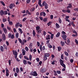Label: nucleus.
I'll return each mask as SVG.
<instances>
[{"label": "nucleus", "instance_id": "f257e3e1", "mask_svg": "<svg viewBox=\"0 0 78 78\" xmlns=\"http://www.w3.org/2000/svg\"><path fill=\"white\" fill-rule=\"evenodd\" d=\"M12 52H13V55H15V59L16 58V61L20 62V60H19L18 58H16L18 55L17 52L16 51H13Z\"/></svg>", "mask_w": 78, "mask_h": 78}, {"label": "nucleus", "instance_id": "f03ea898", "mask_svg": "<svg viewBox=\"0 0 78 78\" xmlns=\"http://www.w3.org/2000/svg\"><path fill=\"white\" fill-rule=\"evenodd\" d=\"M63 62H64L63 61V60L61 59H60V65L62 66V67H63L64 68H66V66L65 65V64L63 63Z\"/></svg>", "mask_w": 78, "mask_h": 78}, {"label": "nucleus", "instance_id": "7ed1b4c3", "mask_svg": "<svg viewBox=\"0 0 78 78\" xmlns=\"http://www.w3.org/2000/svg\"><path fill=\"white\" fill-rule=\"evenodd\" d=\"M43 6H45V9H47L48 8V5L47 3H46L45 1L43 2L42 3Z\"/></svg>", "mask_w": 78, "mask_h": 78}, {"label": "nucleus", "instance_id": "20e7f679", "mask_svg": "<svg viewBox=\"0 0 78 78\" xmlns=\"http://www.w3.org/2000/svg\"><path fill=\"white\" fill-rule=\"evenodd\" d=\"M30 75L33 76H37V73H36V72H33L32 71V72H31V73H30Z\"/></svg>", "mask_w": 78, "mask_h": 78}, {"label": "nucleus", "instance_id": "39448f33", "mask_svg": "<svg viewBox=\"0 0 78 78\" xmlns=\"http://www.w3.org/2000/svg\"><path fill=\"white\" fill-rule=\"evenodd\" d=\"M5 70H6V76H9V70H8V68H6L5 69Z\"/></svg>", "mask_w": 78, "mask_h": 78}, {"label": "nucleus", "instance_id": "423d86ee", "mask_svg": "<svg viewBox=\"0 0 78 78\" xmlns=\"http://www.w3.org/2000/svg\"><path fill=\"white\" fill-rule=\"evenodd\" d=\"M46 71V69L45 68H42L40 69V72L42 73H44Z\"/></svg>", "mask_w": 78, "mask_h": 78}, {"label": "nucleus", "instance_id": "0eeeda50", "mask_svg": "<svg viewBox=\"0 0 78 78\" xmlns=\"http://www.w3.org/2000/svg\"><path fill=\"white\" fill-rule=\"evenodd\" d=\"M67 37V36H66V35L65 34H63L62 35V37L65 40H66V37Z\"/></svg>", "mask_w": 78, "mask_h": 78}, {"label": "nucleus", "instance_id": "6e6552de", "mask_svg": "<svg viewBox=\"0 0 78 78\" xmlns=\"http://www.w3.org/2000/svg\"><path fill=\"white\" fill-rule=\"evenodd\" d=\"M46 15V14L44 12H42L40 13V16H45Z\"/></svg>", "mask_w": 78, "mask_h": 78}, {"label": "nucleus", "instance_id": "1a4fd4ad", "mask_svg": "<svg viewBox=\"0 0 78 78\" xmlns=\"http://www.w3.org/2000/svg\"><path fill=\"white\" fill-rule=\"evenodd\" d=\"M68 6L66 7V9H71L72 8V4H71L70 3H69L68 4Z\"/></svg>", "mask_w": 78, "mask_h": 78}, {"label": "nucleus", "instance_id": "9d476101", "mask_svg": "<svg viewBox=\"0 0 78 78\" xmlns=\"http://www.w3.org/2000/svg\"><path fill=\"white\" fill-rule=\"evenodd\" d=\"M2 37L3 41H5L6 40V36L5 35V34L3 33L2 34Z\"/></svg>", "mask_w": 78, "mask_h": 78}, {"label": "nucleus", "instance_id": "9b49d317", "mask_svg": "<svg viewBox=\"0 0 78 78\" xmlns=\"http://www.w3.org/2000/svg\"><path fill=\"white\" fill-rule=\"evenodd\" d=\"M20 25V23L18 22L16 23V25H15L16 29H17L18 28V27H19V26Z\"/></svg>", "mask_w": 78, "mask_h": 78}, {"label": "nucleus", "instance_id": "f8f14e48", "mask_svg": "<svg viewBox=\"0 0 78 78\" xmlns=\"http://www.w3.org/2000/svg\"><path fill=\"white\" fill-rule=\"evenodd\" d=\"M27 42V41L25 39H24L23 40V41H22V43H21V45H24V43Z\"/></svg>", "mask_w": 78, "mask_h": 78}, {"label": "nucleus", "instance_id": "ddd939ff", "mask_svg": "<svg viewBox=\"0 0 78 78\" xmlns=\"http://www.w3.org/2000/svg\"><path fill=\"white\" fill-rule=\"evenodd\" d=\"M4 48L3 46H0V51H2V52H3L4 51Z\"/></svg>", "mask_w": 78, "mask_h": 78}, {"label": "nucleus", "instance_id": "4468645a", "mask_svg": "<svg viewBox=\"0 0 78 78\" xmlns=\"http://www.w3.org/2000/svg\"><path fill=\"white\" fill-rule=\"evenodd\" d=\"M60 44H61V45L63 47L65 46V42L64 41H60Z\"/></svg>", "mask_w": 78, "mask_h": 78}, {"label": "nucleus", "instance_id": "2eb2a0df", "mask_svg": "<svg viewBox=\"0 0 78 78\" xmlns=\"http://www.w3.org/2000/svg\"><path fill=\"white\" fill-rule=\"evenodd\" d=\"M0 15L2 16H3L4 15V11L3 10L0 11Z\"/></svg>", "mask_w": 78, "mask_h": 78}, {"label": "nucleus", "instance_id": "dca6fc26", "mask_svg": "<svg viewBox=\"0 0 78 78\" xmlns=\"http://www.w3.org/2000/svg\"><path fill=\"white\" fill-rule=\"evenodd\" d=\"M3 31H4V32L5 34H6L7 33V30L6 29V28H3Z\"/></svg>", "mask_w": 78, "mask_h": 78}, {"label": "nucleus", "instance_id": "f3484780", "mask_svg": "<svg viewBox=\"0 0 78 78\" xmlns=\"http://www.w3.org/2000/svg\"><path fill=\"white\" fill-rule=\"evenodd\" d=\"M55 27L57 29L59 28H60V25H58V24L57 23H56L55 24Z\"/></svg>", "mask_w": 78, "mask_h": 78}, {"label": "nucleus", "instance_id": "a211bd4d", "mask_svg": "<svg viewBox=\"0 0 78 78\" xmlns=\"http://www.w3.org/2000/svg\"><path fill=\"white\" fill-rule=\"evenodd\" d=\"M50 35H48L46 37V40H48L50 39Z\"/></svg>", "mask_w": 78, "mask_h": 78}, {"label": "nucleus", "instance_id": "6ab92c4d", "mask_svg": "<svg viewBox=\"0 0 78 78\" xmlns=\"http://www.w3.org/2000/svg\"><path fill=\"white\" fill-rule=\"evenodd\" d=\"M13 8V4H10L9 5V9H12Z\"/></svg>", "mask_w": 78, "mask_h": 78}, {"label": "nucleus", "instance_id": "aec40b11", "mask_svg": "<svg viewBox=\"0 0 78 78\" xmlns=\"http://www.w3.org/2000/svg\"><path fill=\"white\" fill-rule=\"evenodd\" d=\"M36 31H38V30H39L40 29V27L39 26H36Z\"/></svg>", "mask_w": 78, "mask_h": 78}, {"label": "nucleus", "instance_id": "412c9836", "mask_svg": "<svg viewBox=\"0 0 78 78\" xmlns=\"http://www.w3.org/2000/svg\"><path fill=\"white\" fill-rule=\"evenodd\" d=\"M27 61L25 60V59L23 60V63H24V65H26L27 64Z\"/></svg>", "mask_w": 78, "mask_h": 78}, {"label": "nucleus", "instance_id": "4be33fe9", "mask_svg": "<svg viewBox=\"0 0 78 78\" xmlns=\"http://www.w3.org/2000/svg\"><path fill=\"white\" fill-rule=\"evenodd\" d=\"M57 48L58 51H60L62 49V48L60 46L57 47Z\"/></svg>", "mask_w": 78, "mask_h": 78}, {"label": "nucleus", "instance_id": "5701e85b", "mask_svg": "<svg viewBox=\"0 0 78 78\" xmlns=\"http://www.w3.org/2000/svg\"><path fill=\"white\" fill-rule=\"evenodd\" d=\"M60 32H58L57 34H56V37H59V36H60Z\"/></svg>", "mask_w": 78, "mask_h": 78}, {"label": "nucleus", "instance_id": "b1692460", "mask_svg": "<svg viewBox=\"0 0 78 78\" xmlns=\"http://www.w3.org/2000/svg\"><path fill=\"white\" fill-rule=\"evenodd\" d=\"M74 22L72 21V22L71 23V24H72V26H73V27H75V24L74 23Z\"/></svg>", "mask_w": 78, "mask_h": 78}, {"label": "nucleus", "instance_id": "393cba45", "mask_svg": "<svg viewBox=\"0 0 78 78\" xmlns=\"http://www.w3.org/2000/svg\"><path fill=\"white\" fill-rule=\"evenodd\" d=\"M64 53L65 54V55H66V56H68V55H69V54H68V53L66 51H65L64 52Z\"/></svg>", "mask_w": 78, "mask_h": 78}, {"label": "nucleus", "instance_id": "a878e982", "mask_svg": "<svg viewBox=\"0 0 78 78\" xmlns=\"http://www.w3.org/2000/svg\"><path fill=\"white\" fill-rule=\"evenodd\" d=\"M42 20H43V21L44 22H46L47 21V18H44V19H43Z\"/></svg>", "mask_w": 78, "mask_h": 78}, {"label": "nucleus", "instance_id": "bb28decb", "mask_svg": "<svg viewBox=\"0 0 78 78\" xmlns=\"http://www.w3.org/2000/svg\"><path fill=\"white\" fill-rule=\"evenodd\" d=\"M3 47L5 49H6V50H7V47H6V45L4 44L3 45Z\"/></svg>", "mask_w": 78, "mask_h": 78}, {"label": "nucleus", "instance_id": "cd10ccee", "mask_svg": "<svg viewBox=\"0 0 78 78\" xmlns=\"http://www.w3.org/2000/svg\"><path fill=\"white\" fill-rule=\"evenodd\" d=\"M32 55H29V61H31L32 60Z\"/></svg>", "mask_w": 78, "mask_h": 78}, {"label": "nucleus", "instance_id": "c85d7f7f", "mask_svg": "<svg viewBox=\"0 0 78 78\" xmlns=\"http://www.w3.org/2000/svg\"><path fill=\"white\" fill-rule=\"evenodd\" d=\"M18 30H19V31H20V32L21 34H22V33H23V31H22V30H21V28H18Z\"/></svg>", "mask_w": 78, "mask_h": 78}, {"label": "nucleus", "instance_id": "c756f323", "mask_svg": "<svg viewBox=\"0 0 78 78\" xmlns=\"http://www.w3.org/2000/svg\"><path fill=\"white\" fill-rule=\"evenodd\" d=\"M49 56H50V54H49L45 53V56H44L48 57H49Z\"/></svg>", "mask_w": 78, "mask_h": 78}, {"label": "nucleus", "instance_id": "7c9ffc66", "mask_svg": "<svg viewBox=\"0 0 78 78\" xmlns=\"http://www.w3.org/2000/svg\"><path fill=\"white\" fill-rule=\"evenodd\" d=\"M19 36V34L18 33H16V34H15V37L16 38H17Z\"/></svg>", "mask_w": 78, "mask_h": 78}, {"label": "nucleus", "instance_id": "2f4dec72", "mask_svg": "<svg viewBox=\"0 0 78 78\" xmlns=\"http://www.w3.org/2000/svg\"><path fill=\"white\" fill-rule=\"evenodd\" d=\"M4 15H7V14H8V12H7V11H5L4 12Z\"/></svg>", "mask_w": 78, "mask_h": 78}, {"label": "nucleus", "instance_id": "473e14b6", "mask_svg": "<svg viewBox=\"0 0 78 78\" xmlns=\"http://www.w3.org/2000/svg\"><path fill=\"white\" fill-rule=\"evenodd\" d=\"M2 20L3 21V22H5L7 21V19H6V18H3Z\"/></svg>", "mask_w": 78, "mask_h": 78}, {"label": "nucleus", "instance_id": "72a5a7b5", "mask_svg": "<svg viewBox=\"0 0 78 78\" xmlns=\"http://www.w3.org/2000/svg\"><path fill=\"white\" fill-rule=\"evenodd\" d=\"M42 35H44V37H45V35H46V32L45 31H43V34H42Z\"/></svg>", "mask_w": 78, "mask_h": 78}, {"label": "nucleus", "instance_id": "f704fd0d", "mask_svg": "<svg viewBox=\"0 0 78 78\" xmlns=\"http://www.w3.org/2000/svg\"><path fill=\"white\" fill-rule=\"evenodd\" d=\"M39 46H39V49H40V50H41V52H42V45L41 44V45H39Z\"/></svg>", "mask_w": 78, "mask_h": 78}, {"label": "nucleus", "instance_id": "c9c22d12", "mask_svg": "<svg viewBox=\"0 0 78 78\" xmlns=\"http://www.w3.org/2000/svg\"><path fill=\"white\" fill-rule=\"evenodd\" d=\"M34 10H35V8H34V7H33V8H31L30 9V11L33 12Z\"/></svg>", "mask_w": 78, "mask_h": 78}, {"label": "nucleus", "instance_id": "e433bc0d", "mask_svg": "<svg viewBox=\"0 0 78 78\" xmlns=\"http://www.w3.org/2000/svg\"><path fill=\"white\" fill-rule=\"evenodd\" d=\"M18 41H19V42H20V43H22V42L23 41H22L21 40V39H20V38H18Z\"/></svg>", "mask_w": 78, "mask_h": 78}, {"label": "nucleus", "instance_id": "4c0bfd02", "mask_svg": "<svg viewBox=\"0 0 78 78\" xmlns=\"http://www.w3.org/2000/svg\"><path fill=\"white\" fill-rule=\"evenodd\" d=\"M37 34H39V33H41V32L42 30H37Z\"/></svg>", "mask_w": 78, "mask_h": 78}, {"label": "nucleus", "instance_id": "58836bf2", "mask_svg": "<svg viewBox=\"0 0 78 78\" xmlns=\"http://www.w3.org/2000/svg\"><path fill=\"white\" fill-rule=\"evenodd\" d=\"M24 58H25L26 59H27V60H29V58L28 57H27L26 56H24Z\"/></svg>", "mask_w": 78, "mask_h": 78}, {"label": "nucleus", "instance_id": "ea45409f", "mask_svg": "<svg viewBox=\"0 0 78 78\" xmlns=\"http://www.w3.org/2000/svg\"><path fill=\"white\" fill-rule=\"evenodd\" d=\"M36 35V33H35V31L34 30H33V37H34Z\"/></svg>", "mask_w": 78, "mask_h": 78}, {"label": "nucleus", "instance_id": "a19ab883", "mask_svg": "<svg viewBox=\"0 0 78 78\" xmlns=\"http://www.w3.org/2000/svg\"><path fill=\"white\" fill-rule=\"evenodd\" d=\"M56 73H57L58 74H60L61 73V72H60V71L58 70V71H57L56 72Z\"/></svg>", "mask_w": 78, "mask_h": 78}, {"label": "nucleus", "instance_id": "79ce46f5", "mask_svg": "<svg viewBox=\"0 0 78 78\" xmlns=\"http://www.w3.org/2000/svg\"><path fill=\"white\" fill-rule=\"evenodd\" d=\"M51 22H48V23H47V25H48V26H50V25H51Z\"/></svg>", "mask_w": 78, "mask_h": 78}, {"label": "nucleus", "instance_id": "37998d69", "mask_svg": "<svg viewBox=\"0 0 78 78\" xmlns=\"http://www.w3.org/2000/svg\"><path fill=\"white\" fill-rule=\"evenodd\" d=\"M47 59V57L45 56H44V60L45 61Z\"/></svg>", "mask_w": 78, "mask_h": 78}, {"label": "nucleus", "instance_id": "c03bdc74", "mask_svg": "<svg viewBox=\"0 0 78 78\" xmlns=\"http://www.w3.org/2000/svg\"><path fill=\"white\" fill-rule=\"evenodd\" d=\"M58 22H59V23H62V20L60 18L58 19Z\"/></svg>", "mask_w": 78, "mask_h": 78}, {"label": "nucleus", "instance_id": "a18cd8bd", "mask_svg": "<svg viewBox=\"0 0 78 78\" xmlns=\"http://www.w3.org/2000/svg\"><path fill=\"white\" fill-rule=\"evenodd\" d=\"M72 32L75 34H77V33L76 32V31H75V30H72Z\"/></svg>", "mask_w": 78, "mask_h": 78}, {"label": "nucleus", "instance_id": "49530a36", "mask_svg": "<svg viewBox=\"0 0 78 78\" xmlns=\"http://www.w3.org/2000/svg\"><path fill=\"white\" fill-rule=\"evenodd\" d=\"M16 73H19V69L18 68H16Z\"/></svg>", "mask_w": 78, "mask_h": 78}, {"label": "nucleus", "instance_id": "de8ad7c7", "mask_svg": "<svg viewBox=\"0 0 78 78\" xmlns=\"http://www.w3.org/2000/svg\"><path fill=\"white\" fill-rule=\"evenodd\" d=\"M19 57L20 59H21L22 58V57H23V55H22V54H20V55Z\"/></svg>", "mask_w": 78, "mask_h": 78}, {"label": "nucleus", "instance_id": "09e8293b", "mask_svg": "<svg viewBox=\"0 0 78 78\" xmlns=\"http://www.w3.org/2000/svg\"><path fill=\"white\" fill-rule=\"evenodd\" d=\"M32 45H33V44L30 43V45H29V48H32Z\"/></svg>", "mask_w": 78, "mask_h": 78}, {"label": "nucleus", "instance_id": "8fccbe9b", "mask_svg": "<svg viewBox=\"0 0 78 78\" xmlns=\"http://www.w3.org/2000/svg\"><path fill=\"white\" fill-rule=\"evenodd\" d=\"M54 37V34H52V35H51V39L52 40V39H53V37Z\"/></svg>", "mask_w": 78, "mask_h": 78}, {"label": "nucleus", "instance_id": "3c124183", "mask_svg": "<svg viewBox=\"0 0 78 78\" xmlns=\"http://www.w3.org/2000/svg\"><path fill=\"white\" fill-rule=\"evenodd\" d=\"M25 50L26 51H29V48H28V47H26L25 48Z\"/></svg>", "mask_w": 78, "mask_h": 78}, {"label": "nucleus", "instance_id": "603ef678", "mask_svg": "<svg viewBox=\"0 0 78 78\" xmlns=\"http://www.w3.org/2000/svg\"><path fill=\"white\" fill-rule=\"evenodd\" d=\"M63 0H57V3H60V2H63Z\"/></svg>", "mask_w": 78, "mask_h": 78}, {"label": "nucleus", "instance_id": "864d4df0", "mask_svg": "<svg viewBox=\"0 0 78 78\" xmlns=\"http://www.w3.org/2000/svg\"><path fill=\"white\" fill-rule=\"evenodd\" d=\"M30 2V0H27L26 1V3L27 4H29Z\"/></svg>", "mask_w": 78, "mask_h": 78}, {"label": "nucleus", "instance_id": "5fc2aeb1", "mask_svg": "<svg viewBox=\"0 0 78 78\" xmlns=\"http://www.w3.org/2000/svg\"><path fill=\"white\" fill-rule=\"evenodd\" d=\"M54 75L55 76H57V74L56 73V71H54Z\"/></svg>", "mask_w": 78, "mask_h": 78}, {"label": "nucleus", "instance_id": "6e6d98bb", "mask_svg": "<svg viewBox=\"0 0 78 78\" xmlns=\"http://www.w3.org/2000/svg\"><path fill=\"white\" fill-rule=\"evenodd\" d=\"M11 36H12L11 33H9V34H8V37H9V38H10Z\"/></svg>", "mask_w": 78, "mask_h": 78}, {"label": "nucleus", "instance_id": "4d7b16f0", "mask_svg": "<svg viewBox=\"0 0 78 78\" xmlns=\"http://www.w3.org/2000/svg\"><path fill=\"white\" fill-rule=\"evenodd\" d=\"M9 24L10 25H12V22H10V21H9Z\"/></svg>", "mask_w": 78, "mask_h": 78}, {"label": "nucleus", "instance_id": "13d9d810", "mask_svg": "<svg viewBox=\"0 0 78 78\" xmlns=\"http://www.w3.org/2000/svg\"><path fill=\"white\" fill-rule=\"evenodd\" d=\"M27 19V18H24V19H23L22 21L23 22H25V21L26 20V19Z\"/></svg>", "mask_w": 78, "mask_h": 78}, {"label": "nucleus", "instance_id": "bf43d9fd", "mask_svg": "<svg viewBox=\"0 0 78 78\" xmlns=\"http://www.w3.org/2000/svg\"><path fill=\"white\" fill-rule=\"evenodd\" d=\"M21 12L23 14H25L26 13V10H22V12Z\"/></svg>", "mask_w": 78, "mask_h": 78}, {"label": "nucleus", "instance_id": "052dcab7", "mask_svg": "<svg viewBox=\"0 0 78 78\" xmlns=\"http://www.w3.org/2000/svg\"><path fill=\"white\" fill-rule=\"evenodd\" d=\"M67 9V10H66L67 12H68V13H70V11L69 9Z\"/></svg>", "mask_w": 78, "mask_h": 78}, {"label": "nucleus", "instance_id": "680f3d73", "mask_svg": "<svg viewBox=\"0 0 78 78\" xmlns=\"http://www.w3.org/2000/svg\"><path fill=\"white\" fill-rule=\"evenodd\" d=\"M61 59H63L64 56H63V54L61 55Z\"/></svg>", "mask_w": 78, "mask_h": 78}, {"label": "nucleus", "instance_id": "e2e57ef3", "mask_svg": "<svg viewBox=\"0 0 78 78\" xmlns=\"http://www.w3.org/2000/svg\"><path fill=\"white\" fill-rule=\"evenodd\" d=\"M45 49V46H44L43 47H42V51H44Z\"/></svg>", "mask_w": 78, "mask_h": 78}, {"label": "nucleus", "instance_id": "0e129e2a", "mask_svg": "<svg viewBox=\"0 0 78 78\" xmlns=\"http://www.w3.org/2000/svg\"><path fill=\"white\" fill-rule=\"evenodd\" d=\"M36 60L37 62H39L40 61L39 58H36Z\"/></svg>", "mask_w": 78, "mask_h": 78}, {"label": "nucleus", "instance_id": "69168bd1", "mask_svg": "<svg viewBox=\"0 0 78 78\" xmlns=\"http://www.w3.org/2000/svg\"><path fill=\"white\" fill-rule=\"evenodd\" d=\"M62 12H64V13L67 12V11L66 10L63 9L62 10Z\"/></svg>", "mask_w": 78, "mask_h": 78}, {"label": "nucleus", "instance_id": "338daca9", "mask_svg": "<svg viewBox=\"0 0 78 78\" xmlns=\"http://www.w3.org/2000/svg\"><path fill=\"white\" fill-rule=\"evenodd\" d=\"M73 10L75 11H78V8H75L73 9Z\"/></svg>", "mask_w": 78, "mask_h": 78}, {"label": "nucleus", "instance_id": "774afa93", "mask_svg": "<svg viewBox=\"0 0 78 78\" xmlns=\"http://www.w3.org/2000/svg\"><path fill=\"white\" fill-rule=\"evenodd\" d=\"M75 56L76 57H78V52H76V53H75Z\"/></svg>", "mask_w": 78, "mask_h": 78}]
</instances>
